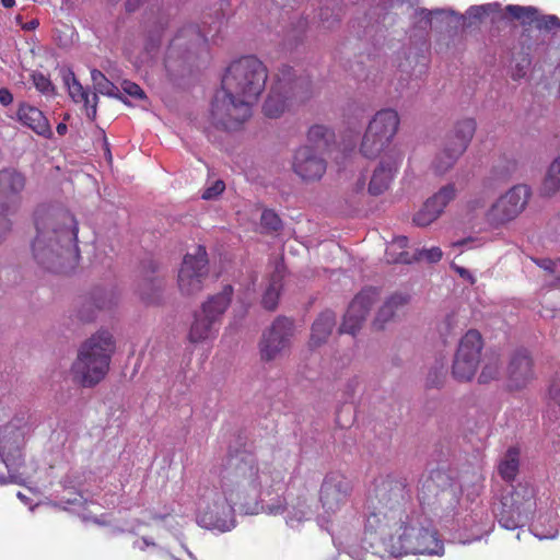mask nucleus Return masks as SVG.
I'll return each mask as SVG.
<instances>
[{
	"label": "nucleus",
	"mask_w": 560,
	"mask_h": 560,
	"mask_svg": "<svg viewBox=\"0 0 560 560\" xmlns=\"http://www.w3.org/2000/svg\"><path fill=\"white\" fill-rule=\"evenodd\" d=\"M282 481V472L270 463L260 464L255 453L229 451L219 470V490L211 491L200 520L207 527L228 530L235 505L272 494Z\"/></svg>",
	"instance_id": "obj_1"
},
{
	"label": "nucleus",
	"mask_w": 560,
	"mask_h": 560,
	"mask_svg": "<svg viewBox=\"0 0 560 560\" xmlns=\"http://www.w3.org/2000/svg\"><path fill=\"white\" fill-rule=\"evenodd\" d=\"M267 78L266 66L255 56L231 62L211 104L212 124L225 130L238 129L252 116V106L265 90Z\"/></svg>",
	"instance_id": "obj_2"
},
{
	"label": "nucleus",
	"mask_w": 560,
	"mask_h": 560,
	"mask_svg": "<svg viewBox=\"0 0 560 560\" xmlns=\"http://www.w3.org/2000/svg\"><path fill=\"white\" fill-rule=\"evenodd\" d=\"M35 226L32 252L37 264L56 273L72 271L80 258L74 217L67 211L38 209L35 212Z\"/></svg>",
	"instance_id": "obj_3"
},
{
	"label": "nucleus",
	"mask_w": 560,
	"mask_h": 560,
	"mask_svg": "<svg viewBox=\"0 0 560 560\" xmlns=\"http://www.w3.org/2000/svg\"><path fill=\"white\" fill-rule=\"evenodd\" d=\"M113 335L100 330L80 347L72 364L73 378L83 387H93L105 378L115 352Z\"/></svg>",
	"instance_id": "obj_4"
},
{
	"label": "nucleus",
	"mask_w": 560,
	"mask_h": 560,
	"mask_svg": "<svg viewBox=\"0 0 560 560\" xmlns=\"http://www.w3.org/2000/svg\"><path fill=\"white\" fill-rule=\"evenodd\" d=\"M400 124L399 115L395 109L378 110L370 121L363 136L360 151L368 159L377 158L392 142Z\"/></svg>",
	"instance_id": "obj_5"
},
{
	"label": "nucleus",
	"mask_w": 560,
	"mask_h": 560,
	"mask_svg": "<svg viewBox=\"0 0 560 560\" xmlns=\"http://www.w3.org/2000/svg\"><path fill=\"white\" fill-rule=\"evenodd\" d=\"M532 196L527 185H515L500 196L487 210L486 222L500 229L514 221L526 208Z\"/></svg>",
	"instance_id": "obj_6"
},
{
	"label": "nucleus",
	"mask_w": 560,
	"mask_h": 560,
	"mask_svg": "<svg viewBox=\"0 0 560 560\" xmlns=\"http://www.w3.org/2000/svg\"><path fill=\"white\" fill-rule=\"evenodd\" d=\"M26 186V177L15 168L0 171V243L11 231L10 215L21 205V194Z\"/></svg>",
	"instance_id": "obj_7"
},
{
	"label": "nucleus",
	"mask_w": 560,
	"mask_h": 560,
	"mask_svg": "<svg viewBox=\"0 0 560 560\" xmlns=\"http://www.w3.org/2000/svg\"><path fill=\"white\" fill-rule=\"evenodd\" d=\"M476 128L477 124L474 118H464L454 125L446 136L444 148L433 162L436 173L444 174L454 166L459 156L467 150Z\"/></svg>",
	"instance_id": "obj_8"
},
{
	"label": "nucleus",
	"mask_w": 560,
	"mask_h": 560,
	"mask_svg": "<svg viewBox=\"0 0 560 560\" xmlns=\"http://www.w3.org/2000/svg\"><path fill=\"white\" fill-rule=\"evenodd\" d=\"M209 33L202 32L194 24H187L179 28L166 49L164 59L166 70L172 73L182 68L189 59L190 54L206 45Z\"/></svg>",
	"instance_id": "obj_9"
},
{
	"label": "nucleus",
	"mask_w": 560,
	"mask_h": 560,
	"mask_svg": "<svg viewBox=\"0 0 560 560\" xmlns=\"http://www.w3.org/2000/svg\"><path fill=\"white\" fill-rule=\"evenodd\" d=\"M535 500L533 489L518 486L501 500L497 514L499 524L509 530H514L524 525L533 515Z\"/></svg>",
	"instance_id": "obj_10"
},
{
	"label": "nucleus",
	"mask_w": 560,
	"mask_h": 560,
	"mask_svg": "<svg viewBox=\"0 0 560 560\" xmlns=\"http://www.w3.org/2000/svg\"><path fill=\"white\" fill-rule=\"evenodd\" d=\"M483 340L476 329L468 330L459 340L452 364V375L458 382L474 378L480 363Z\"/></svg>",
	"instance_id": "obj_11"
},
{
	"label": "nucleus",
	"mask_w": 560,
	"mask_h": 560,
	"mask_svg": "<svg viewBox=\"0 0 560 560\" xmlns=\"http://www.w3.org/2000/svg\"><path fill=\"white\" fill-rule=\"evenodd\" d=\"M208 275V254L205 246L198 245L195 254H186L180 265L177 276L180 293L187 296L199 293Z\"/></svg>",
	"instance_id": "obj_12"
},
{
	"label": "nucleus",
	"mask_w": 560,
	"mask_h": 560,
	"mask_svg": "<svg viewBox=\"0 0 560 560\" xmlns=\"http://www.w3.org/2000/svg\"><path fill=\"white\" fill-rule=\"evenodd\" d=\"M400 525L396 530L402 549L413 555H441L444 550L442 540L435 530L417 527L399 517Z\"/></svg>",
	"instance_id": "obj_13"
},
{
	"label": "nucleus",
	"mask_w": 560,
	"mask_h": 560,
	"mask_svg": "<svg viewBox=\"0 0 560 560\" xmlns=\"http://www.w3.org/2000/svg\"><path fill=\"white\" fill-rule=\"evenodd\" d=\"M353 487L351 480L338 471L328 472L320 486L319 501L327 513L340 511L349 501Z\"/></svg>",
	"instance_id": "obj_14"
},
{
	"label": "nucleus",
	"mask_w": 560,
	"mask_h": 560,
	"mask_svg": "<svg viewBox=\"0 0 560 560\" xmlns=\"http://www.w3.org/2000/svg\"><path fill=\"white\" fill-rule=\"evenodd\" d=\"M374 495L377 501L378 514L400 510L410 500V491L405 479L387 476L375 485Z\"/></svg>",
	"instance_id": "obj_15"
},
{
	"label": "nucleus",
	"mask_w": 560,
	"mask_h": 560,
	"mask_svg": "<svg viewBox=\"0 0 560 560\" xmlns=\"http://www.w3.org/2000/svg\"><path fill=\"white\" fill-rule=\"evenodd\" d=\"M293 322L287 317H278L262 335L259 343L260 355L265 361L275 360L290 345L293 335Z\"/></svg>",
	"instance_id": "obj_16"
},
{
	"label": "nucleus",
	"mask_w": 560,
	"mask_h": 560,
	"mask_svg": "<svg viewBox=\"0 0 560 560\" xmlns=\"http://www.w3.org/2000/svg\"><path fill=\"white\" fill-rule=\"evenodd\" d=\"M377 296L378 291L375 288H368L358 293L345 314L343 322L339 328L340 332L354 336L366 319Z\"/></svg>",
	"instance_id": "obj_17"
},
{
	"label": "nucleus",
	"mask_w": 560,
	"mask_h": 560,
	"mask_svg": "<svg viewBox=\"0 0 560 560\" xmlns=\"http://www.w3.org/2000/svg\"><path fill=\"white\" fill-rule=\"evenodd\" d=\"M292 167L302 180L314 182L323 177L327 164L314 148L303 145L295 151Z\"/></svg>",
	"instance_id": "obj_18"
},
{
	"label": "nucleus",
	"mask_w": 560,
	"mask_h": 560,
	"mask_svg": "<svg viewBox=\"0 0 560 560\" xmlns=\"http://www.w3.org/2000/svg\"><path fill=\"white\" fill-rule=\"evenodd\" d=\"M508 387L518 390L526 387L535 377L534 361L526 349H516L510 357L506 368Z\"/></svg>",
	"instance_id": "obj_19"
},
{
	"label": "nucleus",
	"mask_w": 560,
	"mask_h": 560,
	"mask_svg": "<svg viewBox=\"0 0 560 560\" xmlns=\"http://www.w3.org/2000/svg\"><path fill=\"white\" fill-rule=\"evenodd\" d=\"M291 68L284 66L281 70L282 79L279 78L278 82L271 88L267 100L264 103V114L269 118L280 117L288 106V96L283 93H288L287 75H290Z\"/></svg>",
	"instance_id": "obj_20"
},
{
	"label": "nucleus",
	"mask_w": 560,
	"mask_h": 560,
	"mask_svg": "<svg viewBox=\"0 0 560 560\" xmlns=\"http://www.w3.org/2000/svg\"><path fill=\"white\" fill-rule=\"evenodd\" d=\"M16 118L23 126L30 128L36 135L47 139L52 137L49 120L39 108L26 102L20 103L16 110Z\"/></svg>",
	"instance_id": "obj_21"
},
{
	"label": "nucleus",
	"mask_w": 560,
	"mask_h": 560,
	"mask_svg": "<svg viewBox=\"0 0 560 560\" xmlns=\"http://www.w3.org/2000/svg\"><path fill=\"white\" fill-rule=\"evenodd\" d=\"M233 292V287L225 284L219 293L209 296L201 305L202 315L208 316L220 325L223 314L231 304Z\"/></svg>",
	"instance_id": "obj_22"
},
{
	"label": "nucleus",
	"mask_w": 560,
	"mask_h": 560,
	"mask_svg": "<svg viewBox=\"0 0 560 560\" xmlns=\"http://www.w3.org/2000/svg\"><path fill=\"white\" fill-rule=\"evenodd\" d=\"M398 162L385 163L382 161L377 168L373 172L369 184V192L372 196L384 194L393 180L394 173L397 171Z\"/></svg>",
	"instance_id": "obj_23"
},
{
	"label": "nucleus",
	"mask_w": 560,
	"mask_h": 560,
	"mask_svg": "<svg viewBox=\"0 0 560 560\" xmlns=\"http://www.w3.org/2000/svg\"><path fill=\"white\" fill-rule=\"evenodd\" d=\"M409 295L402 293L392 294L381 306L377 315L373 322V327L377 330L384 328V325L389 322L396 313L409 303Z\"/></svg>",
	"instance_id": "obj_24"
},
{
	"label": "nucleus",
	"mask_w": 560,
	"mask_h": 560,
	"mask_svg": "<svg viewBox=\"0 0 560 560\" xmlns=\"http://www.w3.org/2000/svg\"><path fill=\"white\" fill-rule=\"evenodd\" d=\"M219 324L208 316L200 314L195 315V319L190 326L188 339L192 343H199L213 338L218 332Z\"/></svg>",
	"instance_id": "obj_25"
},
{
	"label": "nucleus",
	"mask_w": 560,
	"mask_h": 560,
	"mask_svg": "<svg viewBox=\"0 0 560 560\" xmlns=\"http://www.w3.org/2000/svg\"><path fill=\"white\" fill-rule=\"evenodd\" d=\"M336 326V315L331 311L319 314L312 326L311 346L317 347L324 343Z\"/></svg>",
	"instance_id": "obj_26"
},
{
	"label": "nucleus",
	"mask_w": 560,
	"mask_h": 560,
	"mask_svg": "<svg viewBox=\"0 0 560 560\" xmlns=\"http://www.w3.org/2000/svg\"><path fill=\"white\" fill-rule=\"evenodd\" d=\"M408 242V237L398 236L389 243L385 250L386 261L388 264H411L412 255L405 250Z\"/></svg>",
	"instance_id": "obj_27"
},
{
	"label": "nucleus",
	"mask_w": 560,
	"mask_h": 560,
	"mask_svg": "<svg viewBox=\"0 0 560 560\" xmlns=\"http://www.w3.org/2000/svg\"><path fill=\"white\" fill-rule=\"evenodd\" d=\"M282 282H283V272L280 269H276L269 280V284L262 295L261 304L262 306L268 311H275L279 296L280 291L282 289Z\"/></svg>",
	"instance_id": "obj_28"
},
{
	"label": "nucleus",
	"mask_w": 560,
	"mask_h": 560,
	"mask_svg": "<svg viewBox=\"0 0 560 560\" xmlns=\"http://www.w3.org/2000/svg\"><path fill=\"white\" fill-rule=\"evenodd\" d=\"M520 469V450L510 447L501 459L498 471L501 478L508 482L514 481Z\"/></svg>",
	"instance_id": "obj_29"
},
{
	"label": "nucleus",
	"mask_w": 560,
	"mask_h": 560,
	"mask_svg": "<svg viewBox=\"0 0 560 560\" xmlns=\"http://www.w3.org/2000/svg\"><path fill=\"white\" fill-rule=\"evenodd\" d=\"M164 289V280L160 277H145L139 287L141 299L148 304L159 303Z\"/></svg>",
	"instance_id": "obj_30"
},
{
	"label": "nucleus",
	"mask_w": 560,
	"mask_h": 560,
	"mask_svg": "<svg viewBox=\"0 0 560 560\" xmlns=\"http://www.w3.org/2000/svg\"><path fill=\"white\" fill-rule=\"evenodd\" d=\"M332 137L334 133L322 125L312 126L307 132V140L310 143H312L311 147L319 153L327 149Z\"/></svg>",
	"instance_id": "obj_31"
},
{
	"label": "nucleus",
	"mask_w": 560,
	"mask_h": 560,
	"mask_svg": "<svg viewBox=\"0 0 560 560\" xmlns=\"http://www.w3.org/2000/svg\"><path fill=\"white\" fill-rule=\"evenodd\" d=\"M560 190V156L550 164L542 182L541 191L545 196H552Z\"/></svg>",
	"instance_id": "obj_32"
},
{
	"label": "nucleus",
	"mask_w": 560,
	"mask_h": 560,
	"mask_svg": "<svg viewBox=\"0 0 560 560\" xmlns=\"http://www.w3.org/2000/svg\"><path fill=\"white\" fill-rule=\"evenodd\" d=\"M505 11L515 20L520 21L523 26L536 25L538 10L534 7H522L517 4H509Z\"/></svg>",
	"instance_id": "obj_33"
},
{
	"label": "nucleus",
	"mask_w": 560,
	"mask_h": 560,
	"mask_svg": "<svg viewBox=\"0 0 560 560\" xmlns=\"http://www.w3.org/2000/svg\"><path fill=\"white\" fill-rule=\"evenodd\" d=\"M442 212L428 198L422 208L415 214L413 222L418 226H428L434 222Z\"/></svg>",
	"instance_id": "obj_34"
},
{
	"label": "nucleus",
	"mask_w": 560,
	"mask_h": 560,
	"mask_svg": "<svg viewBox=\"0 0 560 560\" xmlns=\"http://www.w3.org/2000/svg\"><path fill=\"white\" fill-rule=\"evenodd\" d=\"M63 80L68 86L70 96L75 102H84L85 104L89 103V93L84 90V88L81 85V83L77 80L74 73L71 70H68L63 74Z\"/></svg>",
	"instance_id": "obj_35"
},
{
	"label": "nucleus",
	"mask_w": 560,
	"mask_h": 560,
	"mask_svg": "<svg viewBox=\"0 0 560 560\" xmlns=\"http://www.w3.org/2000/svg\"><path fill=\"white\" fill-rule=\"evenodd\" d=\"M501 372V362L498 355L487 359L482 366L481 373L478 377L480 384H488L491 381L498 380Z\"/></svg>",
	"instance_id": "obj_36"
},
{
	"label": "nucleus",
	"mask_w": 560,
	"mask_h": 560,
	"mask_svg": "<svg viewBox=\"0 0 560 560\" xmlns=\"http://www.w3.org/2000/svg\"><path fill=\"white\" fill-rule=\"evenodd\" d=\"M456 197V188L454 184H447L440 188L438 192H435L429 199L436 206V208L443 212L445 207L454 200Z\"/></svg>",
	"instance_id": "obj_37"
},
{
	"label": "nucleus",
	"mask_w": 560,
	"mask_h": 560,
	"mask_svg": "<svg viewBox=\"0 0 560 560\" xmlns=\"http://www.w3.org/2000/svg\"><path fill=\"white\" fill-rule=\"evenodd\" d=\"M31 80L35 89L46 96H54L56 94V88L52 84L50 78L43 72L33 71L31 73Z\"/></svg>",
	"instance_id": "obj_38"
},
{
	"label": "nucleus",
	"mask_w": 560,
	"mask_h": 560,
	"mask_svg": "<svg viewBox=\"0 0 560 560\" xmlns=\"http://www.w3.org/2000/svg\"><path fill=\"white\" fill-rule=\"evenodd\" d=\"M91 78L96 92L109 95L113 92L114 84L105 77V74L96 69L91 71Z\"/></svg>",
	"instance_id": "obj_39"
},
{
	"label": "nucleus",
	"mask_w": 560,
	"mask_h": 560,
	"mask_svg": "<svg viewBox=\"0 0 560 560\" xmlns=\"http://www.w3.org/2000/svg\"><path fill=\"white\" fill-rule=\"evenodd\" d=\"M260 223L262 228L270 232H278L282 228V221L280 217L270 209L262 211Z\"/></svg>",
	"instance_id": "obj_40"
},
{
	"label": "nucleus",
	"mask_w": 560,
	"mask_h": 560,
	"mask_svg": "<svg viewBox=\"0 0 560 560\" xmlns=\"http://www.w3.org/2000/svg\"><path fill=\"white\" fill-rule=\"evenodd\" d=\"M442 256L443 253L441 248L436 246L429 249H419L416 250L415 254L412 255V262L422 259H425L429 262H438L439 260H441Z\"/></svg>",
	"instance_id": "obj_41"
},
{
	"label": "nucleus",
	"mask_w": 560,
	"mask_h": 560,
	"mask_svg": "<svg viewBox=\"0 0 560 560\" xmlns=\"http://www.w3.org/2000/svg\"><path fill=\"white\" fill-rule=\"evenodd\" d=\"M445 380V369L444 365L441 364L439 366H434L432 370H430L428 376L425 386L433 388V387H440L443 385Z\"/></svg>",
	"instance_id": "obj_42"
},
{
	"label": "nucleus",
	"mask_w": 560,
	"mask_h": 560,
	"mask_svg": "<svg viewBox=\"0 0 560 560\" xmlns=\"http://www.w3.org/2000/svg\"><path fill=\"white\" fill-rule=\"evenodd\" d=\"M538 30L552 31L560 28V19L557 15H537L536 25Z\"/></svg>",
	"instance_id": "obj_43"
},
{
	"label": "nucleus",
	"mask_w": 560,
	"mask_h": 560,
	"mask_svg": "<svg viewBox=\"0 0 560 560\" xmlns=\"http://www.w3.org/2000/svg\"><path fill=\"white\" fill-rule=\"evenodd\" d=\"M225 189V184L223 180L221 179H218L215 180L214 183L211 184V186L207 187L202 195H201V198L203 200H211V199H214L217 198L218 196H220Z\"/></svg>",
	"instance_id": "obj_44"
},
{
	"label": "nucleus",
	"mask_w": 560,
	"mask_h": 560,
	"mask_svg": "<svg viewBox=\"0 0 560 560\" xmlns=\"http://www.w3.org/2000/svg\"><path fill=\"white\" fill-rule=\"evenodd\" d=\"M537 265L552 275L557 280H560V259L552 260L549 258H544L538 260Z\"/></svg>",
	"instance_id": "obj_45"
},
{
	"label": "nucleus",
	"mask_w": 560,
	"mask_h": 560,
	"mask_svg": "<svg viewBox=\"0 0 560 560\" xmlns=\"http://www.w3.org/2000/svg\"><path fill=\"white\" fill-rule=\"evenodd\" d=\"M122 91L128 94L129 96L137 98V100H143L145 98L144 91L135 82L125 80L121 83Z\"/></svg>",
	"instance_id": "obj_46"
},
{
	"label": "nucleus",
	"mask_w": 560,
	"mask_h": 560,
	"mask_svg": "<svg viewBox=\"0 0 560 560\" xmlns=\"http://www.w3.org/2000/svg\"><path fill=\"white\" fill-rule=\"evenodd\" d=\"M550 399L560 406V376H556L549 387Z\"/></svg>",
	"instance_id": "obj_47"
},
{
	"label": "nucleus",
	"mask_w": 560,
	"mask_h": 560,
	"mask_svg": "<svg viewBox=\"0 0 560 560\" xmlns=\"http://www.w3.org/2000/svg\"><path fill=\"white\" fill-rule=\"evenodd\" d=\"M161 44V32L156 31L155 33H152L149 35L148 40L145 43V50L151 54L155 49L159 48Z\"/></svg>",
	"instance_id": "obj_48"
},
{
	"label": "nucleus",
	"mask_w": 560,
	"mask_h": 560,
	"mask_svg": "<svg viewBox=\"0 0 560 560\" xmlns=\"http://www.w3.org/2000/svg\"><path fill=\"white\" fill-rule=\"evenodd\" d=\"M12 102H13L12 93L8 89H5V88L0 89V103L3 106H8Z\"/></svg>",
	"instance_id": "obj_49"
},
{
	"label": "nucleus",
	"mask_w": 560,
	"mask_h": 560,
	"mask_svg": "<svg viewBox=\"0 0 560 560\" xmlns=\"http://www.w3.org/2000/svg\"><path fill=\"white\" fill-rule=\"evenodd\" d=\"M469 14L476 19H481L488 14V10L486 5H476L469 9Z\"/></svg>",
	"instance_id": "obj_50"
},
{
	"label": "nucleus",
	"mask_w": 560,
	"mask_h": 560,
	"mask_svg": "<svg viewBox=\"0 0 560 560\" xmlns=\"http://www.w3.org/2000/svg\"><path fill=\"white\" fill-rule=\"evenodd\" d=\"M454 269L455 271L464 279L468 280L471 284L475 283L476 279L475 277L470 273L469 270L463 268V267H459V266H454Z\"/></svg>",
	"instance_id": "obj_51"
},
{
	"label": "nucleus",
	"mask_w": 560,
	"mask_h": 560,
	"mask_svg": "<svg viewBox=\"0 0 560 560\" xmlns=\"http://www.w3.org/2000/svg\"><path fill=\"white\" fill-rule=\"evenodd\" d=\"M112 303V298L108 301H105L103 299H94V304L98 310L110 307Z\"/></svg>",
	"instance_id": "obj_52"
},
{
	"label": "nucleus",
	"mask_w": 560,
	"mask_h": 560,
	"mask_svg": "<svg viewBox=\"0 0 560 560\" xmlns=\"http://www.w3.org/2000/svg\"><path fill=\"white\" fill-rule=\"evenodd\" d=\"M142 3V0H127L126 2V10L128 12H133L136 11L139 5Z\"/></svg>",
	"instance_id": "obj_53"
},
{
	"label": "nucleus",
	"mask_w": 560,
	"mask_h": 560,
	"mask_svg": "<svg viewBox=\"0 0 560 560\" xmlns=\"http://www.w3.org/2000/svg\"><path fill=\"white\" fill-rule=\"evenodd\" d=\"M57 132L62 136L67 132V125L63 124V122H60L57 125V128H56Z\"/></svg>",
	"instance_id": "obj_54"
},
{
	"label": "nucleus",
	"mask_w": 560,
	"mask_h": 560,
	"mask_svg": "<svg viewBox=\"0 0 560 560\" xmlns=\"http://www.w3.org/2000/svg\"><path fill=\"white\" fill-rule=\"evenodd\" d=\"M1 4L4 7V8H13L14 4H15V0H1Z\"/></svg>",
	"instance_id": "obj_55"
},
{
	"label": "nucleus",
	"mask_w": 560,
	"mask_h": 560,
	"mask_svg": "<svg viewBox=\"0 0 560 560\" xmlns=\"http://www.w3.org/2000/svg\"><path fill=\"white\" fill-rule=\"evenodd\" d=\"M148 269H150V271H151L152 273H154V272L156 271V269H158V266H156V264H155L154 261L150 260V261L148 262Z\"/></svg>",
	"instance_id": "obj_56"
},
{
	"label": "nucleus",
	"mask_w": 560,
	"mask_h": 560,
	"mask_svg": "<svg viewBox=\"0 0 560 560\" xmlns=\"http://www.w3.org/2000/svg\"><path fill=\"white\" fill-rule=\"evenodd\" d=\"M365 186V179L362 178V179H359L358 183H357V190L358 191H361Z\"/></svg>",
	"instance_id": "obj_57"
},
{
	"label": "nucleus",
	"mask_w": 560,
	"mask_h": 560,
	"mask_svg": "<svg viewBox=\"0 0 560 560\" xmlns=\"http://www.w3.org/2000/svg\"><path fill=\"white\" fill-rule=\"evenodd\" d=\"M444 474L440 470H436V471H433L432 475H431V479H439L443 476Z\"/></svg>",
	"instance_id": "obj_58"
},
{
	"label": "nucleus",
	"mask_w": 560,
	"mask_h": 560,
	"mask_svg": "<svg viewBox=\"0 0 560 560\" xmlns=\"http://www.w3.org/2000/svg\"><path fill=\"white\" fill-rule=\"evenodd\" d=\"M0 456L2 457V459H3V462L5 463L7 467H9V466H10V464H9V458H8V457H5V455H4V450H3V451H0Z\"/></svg>",
	"instance_id": "obj_59"
},
{
	"label": "nucleus",
	"mask_w": 560,
	"mask_h": 560,
	"mask_svg": "<svg viewBox=\"0 0 560 560\" xmlns=\"http://www.w3.org/2000/svg\"><path fill=\"white\" fill-rule=\"evenodd\" d=\"M466 242H467V240H462V241H459V242L454 243V245H456V246H462V245H464Z\"/></svg>",
	"instance_id": "obj_60"
},
{
	"label": "nucleus",
	"mask_w": 560,
	"mask_h": 560,
	"mask_svg": "<svg viewBox=\"0 0 560 560\" xmlns=\"http://www.w3.org/2000/svg\"><path fill=\"white\" fill-rule=\"evenodd\" d=\"M15 435L19 441L23 439V433H21L20 431H18V433H15Z\"/></svg>",
	"instance_id": "obj_61"
},
{
	"label": "nucleus",
	"mask_w": 560,
	"mask_h": 560,
	"mask_svg": "<svg viewBox=\"0 0 560 560\" xmlns=\"http://www.w3.org/2000/svg\"><path fill=\"white\" fill-rule=\"evenodd\" d=\"M164 518H165V516H164V515H155V516H154V520H161V521H163Z\"/></svg>",
	"instance_id": "obj_62"
},
{
	"label": "nucleus",
	"mask_w": 560,
	"mask_h": 560,
	"mask_svg": "<svg viewBox=\"0 0 560 560\" xmlns=\"http://www.w3.org/2000/svg\"><path fill=\"white\" fill-rule=\"evenodd\" d=\"M81 318L84 319V320H91L92 319L91 317H83V316Z\"/></svg>",
	"instance_id": "obj_63"
}]
</instances>
